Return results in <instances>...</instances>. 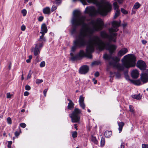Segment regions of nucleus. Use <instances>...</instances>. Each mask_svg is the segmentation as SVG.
I'll return each mask as SVG.
<instances>
[{"mask_svg":"<svg viewBox=\"0 0 148 148\" xmlns=\"http://www.w3.org/2000/svg\"><path fill=\"white\" fill-rule=\"evenodd\" d=\"M121 57H112L111 55L107 54L104 55L103 58L106 60H109L111 59L112 61L109 62V66L116 68L119 71H123L125 68H129L135 66L136 58L132 54H129L125 56L122 59V64L118 63Z\"/></svg>","mask_w":148,"mask_h":148,"instance_id":"f03ea898","label":"nucleus"},{"mask_svg":"<svg viewBox=\"0 0 148 148\" xmlns=\"http://www.w3.org/2000/svg\"><path fill=\"white\" fill-rule=\"evenodd\" d=\"M132 97L136 99H141V96L140 94L137 95H132Z\"/></svg>","mask_w":148,"mask_h":148,"instance_id":"f3484780","label":"nucleus"},{"mask_svg":"<svg viewBox=\"0 0 148 148\" xmlns=\"http://www.w3.org/2000/svg\"><path fill=\"white\" fill-rule=\"evenodd\" d=\"M52 38L51 37V38L49 39V41L50 42L52 40Z\"/></svg>","mask_w":148,"mask_h":148,"instance_id":"0e129e2a","label":"nucleus"},{"mask_svg":"<svg viewBox=\"0 0 148 148\" xmlns=\"http://www.w3.org/2000/svg\"><path fill=\"white\" fill-rule=\"evenodd\" d=\"M131 75L133 78H137L139 75V73L138 71L136 69L132 71L131 73Z\"/></svg>","mask_w":148,"mask_h":148,"instance_id":"9d476101","label":"nucleus"},{"mask_svg":"<svg viewBox=\"0 0 148 148\" xmlns=\"http://www.w3.org/2000/svg\"><path fill=\"white\" fill-rule=\"evenodd\" d=\"M141 79L144 83H146L148 81V69H146L144 72L141 74Z\"/></svg>","mask_w":148,"mask_h":148,"instance_id":"39448f33","label":"nucleus"},{"mask_svg":"<svg viewBox=\"0 0 148 148\" xmlns=\"http://www.w3.org/2000/svg\"><path fill=\"white\" fill-rule=\"evenodd\" d=\"M21 79H22V80H23V79H24V78L23 77V74H22V76H21Z\"/></svg>","mask_w":148,"mask_h":148,"instance_id":"680f3d73","label":"nucleus"},{"mask_svg":"<svg viewBox=\"0 0 148 148\" xmlns=\"http://www.w3.org/2000/svg\"><path fill=\"white\" fill-rule=\"evenodd\" d=\"M25 29V26L24 25H23L21 27V30L22 31H24Z\"/></svg>","mask_w":148,"mask_h":148,"instance_id":"a18cd8bd","label":"nucleus"},{"mask_svg":"<svg viewBox=\"0 0 148 148\" xmlns=\"http://www.w3.org/2000/svg\"><path fill=\"white\" fill-rule=\"evenodd\" d=\"M51 36L53 37L54 36V34L53 33H52V32H51L49 34Z\"/></svg>","mask_w":148,"mask_h":148,"instance_id":"13d9d810","label":"nucleus"},{"mask_svg":"<svg viewBox=\"0 0 148 148\" xmlns=\"http://www.w3.org/2000/svg\"><path fill=\"white\" fill-rule=\"evenodd\" d=\"M110 77H112V73L111 72H110Z\"/></svg>","mask_w":148,"mask_h":148,"instance_id":"69168bd1","label":"nucleus"},{"mask_svg":"<svg viewBox=\"0 0 148 148\" xmlns=\"http://www.w3.org/2000/svg\"><path fill=\"white\" fill-rule=\"evenodd\" d=\"M31 70H30L29 71V72L28 73V75L27 76V79H28L30 78L31 76Z\"/></svg>","mask_w":148,"mask_h":148,"instance_id":"8fccbe9b","label":"nucleus"},{"mask_svg":"<svg viewBox=\"0 0 148 148\" xmlns=\"http://www.w3.org/2000/svg\"><path fill=\"white\" fill-rule=\"evenodd\" d=\"M40 33L42 34V35L40 36V39H41L42 38V37H44L45 34L46 33L44 32L43 31H41L40 32Z\"/></svg>","mask_w":148,"mask_h":148,"instance_id":"a19ab883","label":"nucleus"},{"mask_svg":"<svg viewBox=\"0 0 148 148\" xmlns=\"http://www.w3.org/2000/svg\"><path fill=\"white\" fill-rule=\"evenodd\" d=\"M115 75L116 78L117 79H119L121 77V74L118 72L116 73H115Z\"/></svg>","mask_w":148,"mask_h":148,"instance_id":"cd10ccee","label":"nucleus"},{"mask_svg":"<svg viewBox=\"0 0 148 148\" xmlns=\"http://www.w3.org/2000/svg\"><path fill=\"white\" fill-rule=\"evenodd\" d=\"M100 63L99 61H95L92 62L91 64L92 66L98 65Z\"/></svg>","mask_w":148,"mask_h":148,"instance_id":"393cba45","label":"nucleus"},{"mask_svg":"<svg viewBox=\"0 0 148 148\" xmlns=\"http://www.w3.org/2000/svg\"><path fill=\"white\" fill-rule=\"evenodd\" d=\"M45 61H42V62L40 64V66L41 67H43L45 66Z\"/></svg>","mask_w":148,"mask_h":148,"instance_id":"473e14b6","label":"nucleus"},{"mask_svg":"<svg viewBox=\"0 0 148 148\" xmlns=\"http://www.w3.org/2000/svg\"><path fill=\"white\" fill-rule=\"evenodd\" d=\"M14 134L16 136H18L19 135V133L17 131H16L14 133Z\"/></svg>","mask_w":148,"mask_h":148,"instance_id":"3c124183","label":"nucleus"},{"mask_svg":"<svg viewBox=\"0 0 148 148\" xmlns=\"http://www.w3.org/2000/svg\"><path fill=\"white\" fill-rule=\"evenodd\" d=\"M88 111L89 112H90V110L89 109H88Z\"/></svg>","mask_w":148,"mask_h":148,"instance_id":"774afa93","label":"nucleus"},{"mask_svg":"<svg viewBox=\"0 0 148 148\" xmlns=\"http://www.w3.org/2000/svg\"><path fill=\"white\" fill-rule=\"evenodd\" d=\"M84 98L82 95H81L79 97V102L80 107L83 109L85 108V106L84 103Z\"/></svg>","mask_w":148,"mask_h":148,"instance_id":"1a4fd4ad","label":"nucleus"},{"mask_svg":"<svg viewBox=\"0 0 148 148\" xmlns=\"http://www.w3.org/2000/svg\"><path fill=\"white\" fill-rule=\"evenodd\" d=\"M44 19V17L43 16H40L38 18V20L39 21H42Z\"/></svg>","mask_w":148,"mask_h":148,"instance_id":"de8ad7c7","label":"nucleus"},{"mask_svg":"<svg viewBox=\"0 0 148 148\" xmlns=\"http://www.w3.org/2000/svg\"><path fill=\"white\" fill-rule=\"evenodd\" d=\"M33 51L35 56H37L39 53V48H38L37 44L36 45Z\"/></svg>","mask_w":148,"mask_h":148,"instance_id":"f8f14e48","label":"nucleus"},{"mask_svg":"<svg viewBox=\"0 0 148 148\" xmlns=\"http://www.w3.org/2000/svg\"><path fill=\"white\" fill-rule=\"evenodd\" d=\"M105 143L104 138H102L101 140V146H103Z\"/></svg>","mask_w":148,"mask_h":148,"instance_id":"b1692460","label":"nucleus"},{"mask_svg":"<svg viewBox=\"0 0 148 148\" xmlns=\"http://www.w3.org/2000/svg\"><path fill=\"white\" fill-rule=\"evenodd\" d=\"M88 66L86 65H84L82 66L80 68L79 72L81 74H85L88 72Z\"/></svg>","mask_w":148,"mask_h":148,"instance_id":"0eeeda50","label":"nucleus"},{"mask_svg":"<svg viewBox=\"0 0 148 148\" xmlns=\"http://www.w3.org/2000/svg\"><path fill=\"white\" fill-rule=\"evenodd\" d=\"M32 58V55H30L29 56V59L26 60V62L27 63H29L31 62V60Z\"/></svg>","mask_w":148,"mask_h":148,"instance_id":"2f4dec72","label":"nucleus"},{"mask_svg":"<svg viewBox=\"0 0 148 148\" xmlns=\"http://www.w3.org/2000/svg\"><path fill=\"white\" fill-rule=\"evenodd\" d=\"M11 67V64H10L8 66V68L9 70H10V69Z\"/></svg>","mask_w":148,"mask_h":148,"instance_id":"bf43d9fd","label":"nucleus"},{"mask_svg":"<svg viewBox=\"0 0 148 148\" xmlns=\"http://www.w3.org/2000/svg\"><path fill=\"white\" fill-rule=\"evenodd\" d=\"M3 117V115H1L0 116V118H2Z\"/></svg>","mask_w":148,"mask_h":148,"instance_id":"338daca9","label":"nucleus"},{"mask_svg":"<svg viewBox=\"0 0 148 148\" xmlns=\"http://www.w3.org/2000/svg\"><path fill=\"white\" fill-rule=\"evenodd\" d=\"M61 0H55V3L57 5H59L61 3Z\"/></svg>","mask_w":148,"mask_h":148,"instance_id":"58836bf2","label":"nucleus"},{"mask_svg":"<svg viewBox=\"0 0 148 148\" xmlns=\"http://www.w3.org/2000/svg\"><path fill=\"white\" fill-rule=\"evenodd\" d=\"M86 18V16L81 15L80 11H74L71 19L73 25L71 34H76L77 26H81V28L76 40L74 41V45L71 48L72 52L70 53L71 60L75 61L80 59L84 56L91 58V53L94 51L95 47L99 50L106 49L111 54H112L117 48L116 45L110 44L109 42L104 43L97 36H94L92 39L87 40L88 38H90L95 32L102 29L104 24L102 19L98 18L87 24L85 23Z\"/></svg>","mask_w":148,"mask_h":148,"instance_id":"f257e3e1","label":"nucleus"},{"mask_svg":"<svg viewBox=\"0 0 148 148\" xmlns=\"http://www.w3.org/2000/svg\"><path fill=\"white\" fill-rule=\"evenodd\" d=\"M38 45V48H40L41 47H42L43 45H44V43L40 42L38 44H37Z\"/></svg>","mask_w":148,"mask_h":148,"instance_id":"72a5a7b5","label":"nucleus"},{"mask_svg":"<svg viewBox=\"0 0 148 148\" xmlns=\"http://www.w3.org/2000/svg\"><path fill=\"white\" fill-rule=\"evenodd\" d=\"M12 143V141H10L8 142V148H11V145Z\"/></svg>","mask_w":148,"mask_h":148,"instance_id":"4c0bfd02","label":"nucleus"},{"mask_svg":"<svg viewBox=\"0 0 148 148\" xmlns=\"http://www.w3.org/2000/svg\"><path fill=\"white\" fill-rule=\"evenodd\" d=\"M81 112V110L80 109L76 108H75L73 112L70 115L72 122H77L80 121L79 114Z\"/></svg>","mask_w":148,"mask_h":148,"instance_id":"20e7f679","label":"nucleus"},{"mask_svg":"<svg viewBox=\"0 0 148 148\" xmlns=\"http://www.w3.org/2000/svg\"><path fill=\"white\" fill-rule=\"evenodd\" d=\"M112 132L111 131H106L104 134L105 136L107 138H108L111 136Z\"/></svg>","mask_w":148,"mask_h":148,"instance_id":"dca6fc26","label":"nucleus"},{"mask_svg":"<svg viewBox=\"0 0 148 148\" xmlns=\"http://www.w3.org/2000/svg\"><path fill=\"white\" fill-rule=\"evenodd\" d=\"M20 126L21 127L25 128L26 126V125L25 123H22L20 124Z\"/></svg>","mask_w":148,"mask_h":148,"instance_id":"c9c22d12","label":"nucleus"},{"mask_svg":"<svg viewBox=\"0 0 148 148\" xmlns=\"http://www.w3.org/2000/svg\"><path fill=\"white\" fill-rule=\"evenodd\" d=\"M128 52V50L126 48L121 49L118 53L117 55L119 57H121L123 55L125 54Z\"/></svg>","mask_w":148,"mask_h":148,"instance_id":"6e6552de","label":"nucleus"},{"mask_svg":"<svg viewBox=\"0 0 148 148\" xmlns=\"http://www.w3.org/2000/svg\"><path fill=\"white\" fill-rule=\"evenodd\" d=\"M124 148V145L123 143H122L121 144V148Z\"/></svg>","mask_w":148,"mask_h":148,"instance_id":"5fc2aeb1","label":"nucleus"},{"mask_svg":"<svg viewBox=\"0 0 148 148\" xmlns=\"http://www.w3.org/2000/svg\"><path fill=\"white\" fill-rule=\"evenodd\" d=\"M48 90V88L45 89L43 91V93L45 97H46V93Z\"/></svg>","mask_w":148,"mask_h":148,"instance_id":"c03bdc74","label":"nucleus"},{"mask_svg":"<svg viewBox=\"0 0 148 148\" xmlns=\"http://www.w3.org/2000/svg\"><path fill=\"white\" fill-rule=\"evenodd\" d=\"M121 12L124 14H126L127 13V12L123 8H121Z\"/></svg>","mask_w":148,"mask_h":148,"instance_id":"79ce46f5","label":"nucleus"},{"mask_svg":"<svg viewBox=\"0 0 148 148\" xmlns=\"http://www.w3.org/2000/svg\"><path fill=\"white\" fill-rule=\"evenodd\" d=\"M92 80L93 81H94V84H96L97 83V80H95V78H93L92 79Z\"/></svg>","mask_w":148,"mask_h":148,"instance_id":"864d4df0","label":"nucleus"},{"mask_svg":"<svg viewBox=\"0 0 148 148\" xmlns=\"http://www.w3.org/2000/svg\"><path fill=\"white\" fill-rule=\"evenodd\" d=\"M41 31H43L44 32L47 33V29L45 23H43L41 26Z\"/></svg>","mask_w":148,"mask_h":148,"instance_id":"ddd939ff","label":"nucleus"},{"mask_svg":"<svg viewBox=\"0 0 148 148\" xmlns=\"http://www.w3.org/2000/svg\"><path fill=\"white\" fill-rule=\"evenodd\" d=\"M118 124L119 126V130L120 133L122 130L123 127L124 125V124L123 122H120L118 123Z\"/></svg>","mask_w":148,"mask_h":148,"instance_id":"2eb2a0df","label":"nucleus"},{"mask_svg":"<svg viewBox=\"0 0 148 148\" xmlns=\"http://www.w3.org/2000/svg\"><path fill=\"white\" fill-rule=\"evenodd\" d=\"M7 97H6L8 99L10 98L11 96V95L10 94V93L9 92L7 93L6 94Z\"/></svg>","mask_w":148,"mask_h":148,"instance_id":"49530a36","label":"nucleus"},{"mask_svg":"<svg viewBox=\"0 0 148 148\" xmlns=\"http://www.w3.org/2000/svg\"><path fill=\"white\" fill-rule=\"evenodd\" d=\"M121 22L114 21L112 22V27L108 29L109 34L105 31H102L100 34L101 37L107 39L109 42L113 41L115 42L116 38L117 33H116L119 30L118 27L120 25Z\"/></svg>","mask_w":148,"mask_h":148,"instance_id":"7ed1b4c3","label":"nucleus"},{"mask_svg":"<svg viewBox=\"0 0 148 148\" xmlns=\"http://www.w3.org/2000/svg\"><path fill=\"white\" fill-rule=\"evenodd\" d=\"M140 4L138 2L136 3L134 5L133 8L137 9L140 8Z\"/></svg>","mask_w":148,"mask_h":148,"instance_id":"a211bd4d","label":"nucleus"},{"mask_svg":"<svg viewBox=\"0 0 148 148\" xmlns=\"http://www.w3.org/2000/svg\"><path fill=\"white\" fill-rule=\"evenodd\" d=\"M43 82V80L42 79H37L36 80V84H39L42 83Z\"/></svg>","mask_w":148,"mask_h":148,"instance_id":"c85d7f7f","label":"nucleus"},{"mask_svg":"<svg viewBox=\"0 0 148 148\" xmlns=\"http://www.w3.org/2000/svg\"><path fill=\"white\" fill-rule=\"evenodd\" d=\"M74 126H75V129H76V130H77V124H74Z\"/></svg>","mask_w":148,"mask_h":148,"instance_id":"4d7b16f0","label":"nucleus"},{"mask_svg":"<svg viewBox=\"0 0 148 148\" xmlns=\"http://www.w3.org/2000/svg\"><path fill=\"white\" fill-rule=\"evenodd\" d=\"M21 13L23 14V16H26L27 14V11L25 9H23L21 11Z\"/></svg>","mask_w":148,"mask_h":148,"instance_id":"7c9ffc66","label":"nucleus"},{"mask_svg":"<svg viewBox=\"0 0 148 148\" xmlns=\"http://www.w3.org/2000/svg\"><path fill=\"white\" fill-rule=\"evenodd\" d=\"M123 27H125L127 25V24L126 23H124L122 25Z\"/></svg>","mask_w":148,"mask_h":148,"instance_id":"e2e57ef3","label":"nucleus"},{"mask_svg":"<svg viewBox=\"0 0 148 148\" xmlns=\"http://www.w3.org/2000/svg\"><path fill=\"white\" fill-rule=\"evenodd\" d=\"M25 111V110L24 109H22L21 110V112H24Z\"/></svg>","mask_w":148,"mask_h":148,"instance_id":"052dcab7","label":"nucleus"},{"mask_svg":"<svg viewBox=\"0 0 148 148\" xmlns=\"http://www.w3.org/2000/svg\"><path fill=\"white\" fill-rule=\"evenodd\" d=\"M129 108L130 111L132 112H134V108L132 107V106L131 105H130L129 106Z\"/></svg>","mask_w":148,"mask_h":148,"instance_id":"f704fd0d","label":"nucleus"},{"mask_svg":"<svg viewBox=\"0 0 148 148\" xmlns=\"http://www.w3.org/2000/svg\"><path fill=\"white\" fill-rule=\"evenodd\" d=\"M42 12L45 14L49 15L51 13V9L49 7H46L43 9Z\"/></svg>","mask_w":148,"mask_h":148,"instance_id":"9b49d317","label":"nucleus"},{"mask_svg":"<svg viewBox=\"0 0 148 148\" xmlns=\"http://www.w3.org/2000/svg\"><path fill=\"white\" fill-rule=\"evenodd\" d=\"M142 43L143 44H145L146 43H147V41H146L145 40H142Z\"/></svg>","mask_w":148,"mask_h":148,"instance_id":"6e6d98bb","label":"nucleus"},{"mask_svg":"<svg viewBox=\"0 0 148 148\" xmlns=\"http://www.w3.org/2000/svg\"><path fill=\"white\" fill-rule=\"evenodd\" d=\"M124 75H125V78L127 80H130V79H129V76H128V74L127 73L125 72L124 73Z\"/></svg>","mask_w":148,"mask_h":148,"instance_id":"e433bc0d","label":"nucleus"},{"mask_svg":"<svg viewBox=\"0 0 148 148\" xmlns=\"http://www.w3.org/2000/svg\"><path fill=\"white\" fill-rule=\"evenodd\" d=\"M29 95V93L28 91H25L24 93V95L25 96H28Z\"/></svg>","mask_w":148,"mask_h":148,"instance_id":"09e8293b","label":"nucleus"},{"mask_svg":"<svg viewBox=\"0 0 148 148\" xmlns=\"http://www.w3.org/2000/svg\"><path fill=\"white\" fill-rule=\"evenodd\" d=\"M134 83V84L137 85H139L141 84L140 81L139 80L135 81Z\"/></svg>","mask_w":148,"mask_h":148,"instance_id":"a878e982","label":"nucleus"},{"mask_svg":"<svg viewBox=\"0 0 148 148\" xmlns=\"http://www.w3.org/2000/svg\"><path fill=\"white\" fill-rule=\"evenodd\" d=\"M136 66L142 70H145L146 67L145 62L142 60L138 61L137 62Z\"/></svg>","mask_w":148,"mask_h":148,"instance_id":"423d86ee","label":"nucleus"},{"mask_svg":"<svg viewBox=\"0 0 148 148\" xmlns=\"http://www.w3.org/2000/svg\"><path fill=\"white\" fill-rule=\"evenodd\" d=\"M120 12L119 10H116L114 16V18H116L120 14Z\"/></svg>","mask_w":148,"mask_h":148,"instance_id":"6ab92c4d","label":"nucleus"},{"mask_svg":"<svg viewBox=\"0 0 148 148\" xmlns=\"http://www.w3.org/2000/svg\"><path fill=\"white\" fill-rule=\"evenodd\" d=\"M7 122L8 124L11 125L12 123V120L10 117H8L7 118Z\"/></svg>","mask_w":148,"mask_h":148,"instance_id":"5701e85b","label":"nucleus"},{"mask_svg":"<svg viewBox=\"0 0 148 148\" xmlns=\"http://www.w3.org/2000/svg\"><path fill=\"white\" fill-rule=\"evenodd\" d=\"M38 41L40 42H44L46 41V39L45 37H42L41 39H40V37L39 38Z\"/></svg>","mask_w":148,"mask_h":148,"instance_id":"412c9836","label":"nucleus"},{"mask_svg":"<svg viewBox=\"0 0 148 148\" xmlns=\"http://www.w3.org/2000/svg\"><path fill=\"white\" fill-rule=\"evenodd\" d=\"M57 8V5H53L52 6L51 8V12H53Z\"/></svg>","mask_w":148,"mask_h":148,"instance_id":"bb28decb","label":"nucleus"},{"mask_svg":"<svg viewBox=\"0 0 148 148\" xmlns=\"http://www.w3.org/2000/svg\"><path fill=\"white\" fill-rule=\"evenodd\" d=\"M142 148H148V145L145 144H142Z\"/></svg>","mask_w":148,"mask_h":148,"instance_id":"37998d69","label":"nucleus"},{"mask_svg":"<svg viewBox=\"0 0 148 148\" xmlns=\"http://www.w3.org/2000/svg\"><path fill=\"white\" fill-rule=\"evenodd\" d=\"M25 89L27 90H29L31 89L30 86L28 85H26L25 87Z\"/></svg>","mask_w":148,"mask_h":148,"instance_id":"ea45409f","label":"nucleus"},{"mask_svg":"<svg viewBox=\"0 0 148 148\" xmlns=\"http://www.w3.org/2000/svg\"><path fill=\"white\" fill-rule=\"evenodd\" d=\"M95 77H98L99 75V73L98 72H96L95 74Z\"/></svg>","mask_w":148,"mask_h":148,"instance_id":"603ef678","label":"nucleus"},{"mask_svg":"<svg viewBox=\"0 0 148 148\" xmlns=\"http://www.w3.org/2000/svg\"><path fill=\"white\" fill-rule=\"evenodd\" d=\"M113 4L114 8L115 10H117V9L119 10V7L117 4V3L116 2H114L113 3Z\"/></svg>","mask_w":148,"mask_h":148,"instance_id":"aec40b11","label":"nucleus"},{"mask_svg":"<svg viewBox=\"0 0 148 148\" xmlns=\"http://www.w3.org/2000/svg\"><path fill=\"white\" fill-rule=\"evenodd\" d=\"M91 140L92 142H93L94 143L97 144V141L96 139V137L94 136H92L91 138Z\"/></svg>","mask_w":148,"mask_h":148,"instance_id":"c756f323","label":"nucleus"},{"mask_svg":"<svg viewBox=\"0 0 148 148\" xmlns=\"http://www.w3.org/2000/svg\"><path fill=\"white\" fill-rule=\"evenodd\" d=\"M69 102L68 103V105L67 107L68 108V109L71 110L73 108L74 104L71 100H69Z\"/></svg>","mask_w":148,"mask_h":148,"instance_id":"4468645a","label":"nucleus"},{"mask_svg":"<svg viewBox=\"0 0 148 148\" xmlns=\"http://www.w3.org/2000/svg\"><path fill=\"white\" fill-rule=\"evenodd\" d=\"M72 136L73 138H76L77 136V132L76 131H74L72 132Z\"/></svg>","mask_w":148,"mask_h":148,"instance_id":"4be33fe9","label":"nucleus"}]
</instances>
